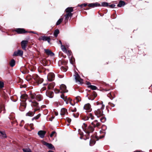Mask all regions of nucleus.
Wrapping results in <instances>:
<instances>
[{
	"instance_id": "obj_33",
	"label": "nucleus",
	"mask_w": 152,
	"mask_h": 152,
	"mask_svg": "<svg viewBox=\"0 0 152 152\" xmlns=\"http://www.w3.org/2000/svg\"><path fill=\"white\" fill-rule=\"evenodd\" d=\"M23 150L24 152H32L31 150L28 148H23Z\"/></svg>"
},
{
	"instance_id": "obj_1",
	"label": "nucleus",
	"mask_w": 152,
	"mask_h": 152,
	"mask_svg": "<svg viewBox=\"0 0 152 152\" xmlns=\"http://www.w3.org/2000/svg\"><path fill=\"white\" fill-rule=\"evenodd\" d=\"M104 105L102 103H99L97 102L96 103L97 109L94 112L95 115L97 118H100V121L102 123L106 121V118L103 116V110L104 109Z\"/></svg>"
},
{
	"instance_id": "obj_11",
	"label": "nucleus",
	"mask_w": 152,
	"mask_h": 152,
	"mask_svg": "<svg viewBox=\"0 0 152 152\" xmlns=\"http://www.w3.org/2000/svg\"><path fill=\"white\" fill-rule=\"evenodd\" d=\"M84 109L87 112H91L92 110L91 105L89 103H87L85 105Z\"/></svg>"
},
{
	"instance_id": "obj_3",
	"label": "nucleus",
	"mask_w": 152,
	"mask_h": 152,
	"mask_svg": "<svg viewBox=\"0 0 152 152\" xmlns=\"http://www.w3.org/2000/svg\"><path fill=\"white\" fill-rule=\"evenodd\" d=\"M94 119V116L91 113H90L88 116H85L83 118V119L84 121H91Z\"/></svg>"
},
{
	"instance_id": "obj_7",
	"label": "nucleus",
	"mask_w": 152,
	"mask_h": 152,
	"mask_svg": "<svg viewBox=\"0 0 152 152\" xmlns=\"http://www.w3.org/2000/svg\"><path fill=\"white\" fill-rule=\"evenodd\" d=\"M60 93H66L68 92V90L66 89V86L64 84H61L60 86Z\"/></svg>"
},
{
	"instance_id": "obj_52",
	"label": "nucleus",
	"mask_w": 152,
	"mask_h": 152,
	"mask_svg": "<svg viewBox=\"0 0 152 152\" xmlns=\"http://www.w3.org/2000/svg\"><path fill=\"white\" fill-rule=\"evenodd\" d=\"M29 33H33L37 34L36 33H35V32H34V31H29Z\"/></svg>"
},
{
	"instance_id": "obj_10",
	"label": "nucleus",
	"mask_w": 152,
	"mask_h": 152,
	"mask_svg": "<svg viewBox=\"0 0 152 152\" xmlns=\"http://www.w3.org/2000/svg\"><path fill=\"white\" fill-rule=\"evenodd\" d=\"M75 79L76 82H78L80 83H83V80L81 79L77 73H75Z\"/></svg>"
},
{
	"instance_id": "obj_32",
	"label": "nucleus",
	"mask_w": 152,
	"mask_h": 152,
	"mask_svg": "<svg viewBox=\"0 0 152 152\" xmlns=\"http://www.w3.org/2000/svg\"><path fill=\"white\" fill-rule=\"evenodd\" d=\"M59 31L58 29L56 30L53 33L55 37H57L58 34L59 33Z\"/></svg>"
},
{
	"instance_id": "obj_22",
	"label": "nucleus",
	"mask_w": 152,
	"mask_h": 152,
	"mask_svg": "<svg viewBox=\"0 0 152 152\" xmlns=\"http://www.w3.org/2000/svg\"><path fill=\"white\" fill-rule=\"evenodd\" d=\"M72 15V13H67L65 15V20H66V22L68 19L69 17H71Z\"/></svg>"
},
{
	"instance_id": "obj_16",
	"label": "nucleus",
	"mask_w": 152,
	"mask_h": 152,
	"mask_svg": "<svg viewBox=\"0 0 152 152\" xmlns=\"http://www.w3.org/2000/svg\"><path fill=\"white\" fill-rule=\"evenodd\" d=\"M15 31L18 34H22L27 32L23 28H18L15 30Z\"/></svg>"
},
{
	"instance_id": "obj_36",
	"label": "nucleus",
	"mask_w": 152,
	"mask_h": 152,
	"mask_svg": "<svg viewBox=\"0 0 152 152\" xmlns=\"http://www.w3.org/2000/svg\"><path fill=\"white\" fill-rule=\"evenodd\" d=\"M101 5L103 7H107L109 6L108 3L105 2H102Z\"/></svg>"
},
{
	"instance_id": "obj_44",
	"label": "nucleus",
	"mask_w": 152,
	"mask_h": 152,
	"mask_svg": "<svg viewBox=\"0 0 152 152\" xmlns=\"http://www.w3.org/2000/svg\"><path fill=\"white\" fill-rule=\"evenodd\" d=\"M108 6L111 8H113L115 7V4H113L109 5Z\"/></svg>"
},
{
	"instance_id": "obj_39",
	"label": "nucleus",
	"mask_w": 152,
	"mask_h": 152,
	"mask_svg": "<svg viewBox=\"0 0 152 152\" xmlns=\"http://www.w3.org/2000/svg\"><path fill=\"white\" fill-rule=\"evenodd\" d=\"M95 141L94 140H91L90 141V144L91 146H92L95 143Z\"/></svg>"
},
{
	"instance_id": "obj_40",
	"label": "nucleus",
	"mask_w": 152,
	"mask_h": 152,
	"mask_svg": "<svg viewBox=\"0 0 152 152\" xmlns=\"http://www.w3.org/2000/svg\"><path fill=\"white\" fill-rule=\"evenodd\" d=\"M26 97L27 96L26 95H21L20 96L21 98L24 99L25 100L26 99Z\"/></svg>"
},
{
	"instance_id": "obj_45",
	"label": "nucleus",
	"mask_w": 152,
	"mask_h": 152,
	"mask_svg": "<svg viewBox=\"0 0 152 152\" xmlns=\"http://www.w3.org/2000/svg\"><path fill=\"white\" fill-rule=\"evenodd\" d=\"M54 91L56 93H58L60 92V91L58 89H56L54 90Z\"/></svg>"
},
{
	"instance_id": "obj_50",
	"label": "nucleus",
	"mask_w": 152,
	"mask_h": 152,
	"mask_svg": "<svg viewBox=\"0 0 152 152\" xmlns=\"http://www.w3.org/2000/svg\"><path fill=\"white\" fill-rule=\"evenodd\" d=\"M78 132H79V134L80 135H82L83 134V133H81L80 132V129H78Z\"/></svg>"
},
{
	"instance_id": "obj_5",
	"label": "nucleus",
	"mask_w": 152,
	"mask_h": 152,
	"mask_svg": "<svg viewBox=\"0 0 152 152\" xmlns=\"http://www.w3.org/2000/svg\"><path fill=\"white\" fill-rule=\"evenodd\" d=\"M43 144L48 147L49 149L53 150H55V148L54 146L51 143H48L44 141L43 142Z\"/></svg>"
},
{
	"instance_id": "obj_28",
	"label": "nucleus",
	"mask_w": 152,
	"mask_h": 152,
	"mask_svg": "<svg viewBox=\"0 0 152 152\" xmlns=\"http://www.w3.org/2000/svg\"><path fill=\"white\" fill-rule=\"evenodd\" d=\"M38 101H40L42 99V96L40 95H37L36 99Z\"/></svg>"
},
{
	"instance_id": "obj_17",
	"label": "nucleus",
	"mask_w": 152,
	"mask_h": 152,
	"mask_svg": "<svg viewBox=\"0 0 152 152\" xmlns=\"http://www.w3.org/2000/svg\"><path fill=\"white\" fill-rule=\"evenodd\" d=\"M61 97L66 102V104H69L68 101L70 99V98H67L66 96H64L63 94H62L61 95Z\"/></svg>"
},
{
	"instance_id": "obj_58",
	"label": "nucleus",
	"mask_w": 152,
	"mask_h": 152,
	"mask_svg": "<svg viewBox=\"0 0 152 152\" xmlns=\"http://www.w3.org/2000/svg\"><path fill=\"white\" fill-rule=\"evenodd\" d=\"M55 115H58V113H55Z\"/></svg>"
},
{
	"instance_id": "obj_54",
	"label": "nucleus",
	"mask_w": 152,
	"mask_h": 152,
	"mask_svg": "<svg viewBox=\"0 0 152 152\" xmlns=\"http://www.w3.org/2000/svg\"><path fill=\"white\" fill-rule=\"evenodd\" d=\"M87 5V4H83V6L85 7Z\"/></svg>"
},
{
	"instance_id": "obj_15",
	"label": "nucleus",
	"mask_w": 152,
	"mask_h": 152,
	"mask_svg": "<svg viewBox=\"0 0 152 152\" xmlns=\"http://www.w3.org/2000/svg\"><path fill=\"white\" fill-rule=\"evenodd\" d=\"M46 133L45 131L40 130L38 132V134L41 138H43L44 137Z\"/></svg>"
},
{
	"instance_id": "obj_41",
	"label": "nucleus",
	"mask_w": 152,
	"mask_h": 152,
	"mask_svg": "<svg viewBox=\"0 0 152 152\" xmlns=\"http://www.w3.org/2000/svg\"><path fill=\"white\" fill-rule=\"evenodd\" d=\"M4 83L1 82H0V88H2L4 87Z\"/></svg>"
},
{
	"instance_id": "obj_6",
	"label": "nucleus",
	"mask_w": 152,
	"mask_h": 152,
	"mask_svg": "<svg viewBox=\"0 0 152 152\" xmlns=\"http://www.w3.org/2000/svg\"><path fill=\"white\" fill-rule=\"evenodd\" d=\"M34 77L36 82L38 84H41L43 81V79L39 77L38 76H36Z\"/></svg>"
},
{
	"instance_id": "obj_35",
	"label": "nucleus",
	"mask_w": 152,
	"mask_h": 152,
	"mask_svg": "<svg viewBox=\"0 0 152 152\" xmlns=\"http://www.w3.org/2000/svg\"><path fill=\"white\" fill-rule=\"evenodd\" d=\"M61 49L64 52H67V50L66 48L63 45H61Z\"/></svg>"
},
{
	"instance_id": "obj_53",
	"label": "nucleus",
	"mask_w": 152,
	"mask_h": 152,
	"mask_svg": "<svg viewBox=\"0 0 152 152\" xmlns=\"http://www.w3.org/2000/svg\"><path fill=\"white\" fill-rule=\"evenodd\" d=\"M59 42L60 43V44L61 45H62V42H61V40H59Z\"/></svg>"
},
{
	"instance_id": "obj_9",
	"label": "nucleus",
	"mask_w": 152,
	"mask_h": 152,
	"mask_svg": "<svg viewBox=\"0 0 152 152\" xmlns=\"http://www.w3.org/2000/svg\"><path fill=\"white\" fill-rule=\"evenodd\" d=\"M39 40H42L44 41H47L49 43H50V39L49 37L42 36L39 37Z\"/></svg>"
},
{
	"instance_id": "obj_13",
	"label": "nucleus",
	"mask_w": 152,
	"mask_h": 152,
	"mask_svg": "<svg viewBox=\"0 0 152 152\" xmlns=\"http://www.w3.org/2000/svg\"><path fill=\"white\" fill-rule=\"evenodd\" d=\"M23 54V52L21 50H18L17 51L14 52L13 54V56H22Z\"/></svg>"
},
{
	"instance_id": "obj_31",
	"label": "nucleus",
	"mask_w": 152,
	"mask_h": 152,
	"mask_svg": "<svg viewBox=\"0 0 152 152\" xmlns=\"http://www.w3.org/2000/svg\"><path fill=\"white\" fill-rule=\"evenodd\" d=\"M63 19V18H60L57 22L56 23V25L57 26L59 25L62 22Z\"/></svg>"
},
{
	"instance_id": "obj_20",
	"label": "nucleus",
	"mask_w": 152,
	"mask_h": 152,
	"mask_svg": "<svg viewBox=\"0 0 152 152\" xmlns=\"http://www.w3.org/2000/svg\"><path fill=\"white\" fill-rule=\"evenodd\" d=\"M44 50L46 54L48 55H50L51 56L54 55V54L51 52L49 49H45Z\"/></svg>"
},
{
	"instance_id": "obj_12",
	"label": "nucleus",
	"mask_w": 152,
	"mask_h": 152,
	"mask_svg": "<svg viewBox=\"0 0 152 152\" xmlns=\"http://www.w3.org/2000/svg\"><path fill=\"white\" fill-rule=\"evenodd\" d=\"M54 75L53 73H50L47 76V79L49 81H51L54 80Z\"/></svg>"
},
{
	"instance_id": "obj_21",
	"label": "nucleus",
	"mask_w": 152,
	"mask_h": 152,
	"mask_svg": "<svg viewBox=\"0 0 152 152\" xmlns=\"http://www.w3.org/2000/svg\"><path fill=\"white\" fill-rule=\"evenodd\" d=\"M100 6V5L98 4V3L89 4L88 5V6L91 7H94L97 6Z\"/></svg>"
},
{
	"instance_id": "obj_2",
	"label": "nucleus",
	"mask_w": 152,
	"mask_h": 152,
	"mask_svg": "<svg viewBox=\"0 0 152 152\" xmlns=\"http://www.w3.org/2000/svg\"><path fill=\"white\" fill-rule=\"evenodd\" d=\"M91 124L93 127L89 126L88 127H87L86 124L85 123H83V126H82L83 129L88 135H89L90 133L94 131V128L96 127H98L100 125V123L98 122L97 120H95L93 122H92Z\"/></svg>"
},
{
	"instance_id": "obj_55",
	"label": "nucleus",
	"mask_w": 152,
	"mask_h": 152,
	"mask_svg": "<svg viewBox=\"0 0 152 152\" xmlns=\"http://www.w3.org/2000/svg\"><path fill=\"white\" fill-rule=\"evenodd\" d=\"M83 6V4H81V5H78V6H79V7H82Z\"/></svg>"
},
{
	"instance_id": "obj_23",
	"label": "nucleus",
	"mask_w": 152,
	"mask_h": 152,
	"mask_svg": "<svg viewBox=\"0 0 152 152\" xmlns=\"http://www.w3.org/2000/svg\"><path fill=\"white\" fill-rule=\"evenodd\" d=\"M73 11V8L72 7H68L65 10L66 13H71Z\"/></svg>"
},
{
	"instance_id": "obj_26",
	"label": "nucleus",
	"mask_w": 152,
	"mask_h": 152,
	"mask_svg": "<svg viewBox=\"0 0 152 152\" xmlns=\"http://www.w3.org/2000/svg\"><path fill=\"white\" fill-rule=\"evenodd\" d=\"M54 85L53 83H51L49 84L48 85V89L50 90L52 89L53 88Z\"/></svg>"
},
{
	"instance_id": "obj_27",
	"label": "nucleus",
	"mask_w": 152,
	"mask_h": 152,
	"mask_svg": "<svg viewBox=\"0 0 152 152\" xmlns=\"http://www.w3.org/2000/svg\"><path fill=\"white\" fill-rule=\"evenodd\" d=\"M1 134L0 136L2 138H4L6 137L7 136L5 133L3 132L0 131Z\"/></svg>"
},
{
	"instance_id": "obj_18",
	"label": "nucleus",
	"mask_w": 152,
	"mask_h": 152,
	"mask_svg": "<svg viewBox=\"0 0 152 152\" xmlns=\"http://www.w3.org/2000/svg\"><path fill=\"white\" fill-rule=\"evenodd\" d=\"M26 107V104L25 102L21 103L20 109L21 111H23Z\"/></svg>"
},
{
	"instance_id": "obj_48",
	"label": "nucleus",
	"mask_w": 152,
	"mask_h": 152,
	"mask_svg": "<svg viewBox=\"0 0 152 152\" xmlns=\"http://www.w3.org/2000/svg\"><path fill=\"white\" fill-rule=\"evenodd\" d=\"M71 110L72 112H75L76 111V108L75 107L73 109H72Z\"/></svg>"
},
{
	"instance_id": "obj_37",
	"label": "nucleus",
	"mask_w": 152,
	"mask_h": 152,
	"mask_svg": "<svg viewBox=\"0 0 152 152\" xmlns=\"http://www.w3.org/2000/svg\"><path fill=\"white\" fill-rule=\"evenodd\" d=\"M40 115H41L40 114H38L37 115L34 117V118H32V120H33L34 119H38L39 118V117L40 116Z\"/></svg>"
},
{
	"instance_id": "obj_30",
	"label": "nucleus",
	"mask_w": 152,
	"mask_h": 152,
	"mask_svg": "<svg viewBox=\"0 0 152 152\" xmlns=\"http://www.w3.org/2000/svg\"><path fill=\"white\" fill-rule=\"evenodd\" d=\"M10 64L11 67L14 66L15 64V61L13 59L12 60L10 63Z\"/></svg>"
},
{
	"instance_id": "obj_47",
	"label": "nucleus",
	"mask_w": 152,
	"mask_h": 152,
	"mask_svg": "<svg viewBox=\"0 0 152 152\" xmlns=\"http://www.w3.org/2000/svg\"><path fill=\"white\" fill-rule=\"evenodd\" d=\"M93 95L94 96V97L93 98L91 99L92 100H94L97 96L95 92H94V93Z\"/></svg>"
},
{
	"instance_id": "obj_38",
	"label": "nucleus",
	"mask_w": 152,
	"mask_h": 152,
	"mask_svg": "<svg viewBox=\"0 0 152 152\" xmlns=\"http://www.w3.org/2000/svg\"><path fill=\"white\" fill-rule=\"evenodd\" d=\"M56 133L55 131H53L52 133L50 134V137H52L54 135H55L56 136Z\"/></svg>"
},
{
	"instance_id": "obj_19",
	"label": "nucleus",
	"mask_w": 152,
	"mask_h": 152,
	"mask_svg": "<svg viewBox=\"0 0 152 152\" xmlns=\"http://www.w3.org/2000/svg\"><path fill=\"white\" fill-rule=\"evenodd\" d=\"M67 113V110L65 108H62L61 111V115H64Z\"/></svg>"
},
{
	"instance_id": "obj_24",
	"label": "nucleus",
	"mask_w": 152,
	"mask_h": 152,
	"mask_svg": "<svg viewBox=\"0 0 152 152\" xmlns=\"http://www.w3.org/2000/svg\"><path fill=\"white\" fill-rule=\"evenodd\" d=\"M35 112V111L34 112L29 111L28 112L26 113V116L32 117L34 115V112Z\"/></svg>"
},
{
	"instance_id": "obj_43",
	"label": "nucleus",
	"mask_w": 152,
	"mask_h": 152,
	"mask_svg": "<svg viewBox=\"0 0 152 152\" xmlns=\"http://www.w3.org/2000/svg\"><path fill=\"white\" fill-rule=\"evenodd\" d=\"M65 53H66L67 54V55H68L69 56H70L71 55V52L69 50H68V51L67 50V52H66Z\"/></svg>"
},
{
	"instance_id": "obj_56",
	"label": "nucleus",
	"mask_w": 152,
	"mask_h": 152,
	"mask_svg": "<svg viewBox=\"0 0 152 152\" xmlns=\"http://www.w3.org/2000/svg\"><path fill=\"white\" fill-rule=\"evenodd\" d=\"M104 137V136H102L100 137V138H102L103 137Z\"/></svg>"
},
{
	"instance_id": "obj_25",
	"label": "nucleus",
	"mask_w": 152,
	"mask_h": 152,
	"mask_svg": "<svg viewBox=\"0 0 152 152\" xmlns=\"http://www.w3.org/2000/svg\"><path fill=\"white\" fill-rule=\"evenodd\" d=\"M125 5V3L124 1H120L117 5L118 7H121Z\"/></svg>"
},
{
	"instance_id": "obj_14",
	"label": "nucleus",
	"mask_w": 152,
	"mask_h": 152,
	"mask_svg": "<svg viewBox=\"0 0 152 152\" xmlns=\"http://www.w3.org/2000/svg\"><path fill=\"white\" fill-rule=\"evenodd\" d=\"M46 94L47 96L50 98H52L53 96V92L50 90L47 91Z\"/></svg>"
},
{
	"instance_id": "obj_4",
	"label": "nucleus",
	"mask_w": 152,
	"mask_h": 152,
	"mask_svg": "<svg viewBox=\"0 0 152 152\" xmlns=\"http://www.w3.org/2000/svg\"><path fill=\"white\" fill-rule=\"evenodd\" d=\"M29 102H31L32 104H31L32 106L35 107H36V108L34 109L35 111H37V110L39 109V107H38V104L37 102L35 100H30Z\"/></svg>"
},
{
	"instance_id": "obj_29",
	"label": "nucleus",
	"mask_w": 152,
	"mask_h": 152,
	"mask_svg": "<svg viewBox=\"0 0 152 152\" xmlns=\"http://www.w3.org/2000/svg\"><path fill=\"white\" fill-rule=\"evenodd\" d=\"M37 95L34 94H30V97L32 100H35Z\"/></svg>"
},
{
	"instance_id": "obj_8",
	"label": "nucleus",
	"mask_w": 152,
	"mask_h": 152,
	"mask_svg": "<svg viewBox=\"0 0 152 152\" xmlns=\"http://www.w3.org/2000/svg\"><path fill=\"white\" fill-rule=\"evenodd\" d=\"M28 43V41L27 40H23L21 42V46L23 49L26 50Z\"/></svg>"
},
{
	"instance_id": "obj_49",
	"label": "nucleus",
	"mask_w": 152,
	"mask_h": 152,
	"mask_svg": "<svg viewBox=\"0 0 152 152\" xmlns=\"http://www.w3.org/2000/svg\"><path fill=\"white\" fill-rule=\"evenodd\" d=\"M76 99L79 102L80 101V98L79 97H76Z\"/></svg>"
},
{
	"instance_id": "obj_42",
	"label": "nucleus",
	"mask_w": 152,
	"mask_h": 152,
	"mask_svg": "<svg viewBox=\"0 0 152 152\" xmlns=\"http://www.w3.org/2000/svg\"><path fill=\"white\" fill-rule=\"evenodd\" d=\"M61 70L64 72H65L67 71V69L64 67H61Z\"/></svg>"
},
{
	"instance_id": "obj_57",
	"label": "nucleus",
	"mask_w": 152,
	"mask_h": 152,
	"mask_svg": "<svg viewBox=\"0 0 152 152\" xmlns=\"http://www.w3.org/2000/svg\"><path fill=\"white\" fill-rule=\"evenodd\" d=\"M110 95H111L110 94H108V97H110Z\"/></svg>"
},
{
	"instance_id": "obj_46",
	"label": "nucleus",
	"mask_w": 152,
	"mask_h": 152,
	"mask_svg": "<svg viewBox=\"0 0 152 152\" xmlns=\"http://www.w3.org/2000/svg\"><path fill=\"white\" fill-rule=\"evenodd\" d=\"M71 99H69V101H68V102H69V103L71 105H72V106H74L75 104H72V103H71Z\"/></svg>"
},
{
	"instance_id": "obj_34",
	"label": "nucleus",
	"mask_w": 152,
	"mask_h": 152,
	"mask_svg": "<svg viewBox=\"0 0 152 152\" xmlns=\"http://www.w3.org/2000/svg\"><path fill=\"white\" fill-rule=\"evenodd\" d=\"M88 87L90 88L93 90H96L97 89L96 87L93 85H89L88 86Z\"/></svg>"
},
{
	"instance_id": "obj_51",
	"label": "nucleus",
	"mask_w": 152,
	"mask_h": 152,
	"mask_svg": "<svg viewBox=\"0 0 152 152\" xmlns=\"http://www.w3.org/2000/svg\"><path fill=\"white\" fill-rule=\"evenodd\" d=\"M86 84L88 86H89V85H91V83L89 82H87Z\"/></svg>"
}]
</instances>
